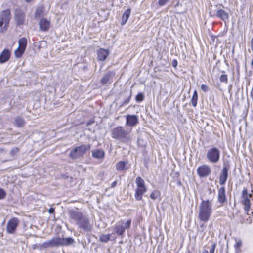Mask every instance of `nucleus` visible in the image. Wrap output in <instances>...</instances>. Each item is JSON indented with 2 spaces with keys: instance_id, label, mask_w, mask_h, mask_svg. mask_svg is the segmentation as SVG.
<instances>
[{
  "instance_id": "79ce46f5",
  "label": "nucleus",
  "mask_w": 253,
  "mask_h": 253,
  "mask_svg": "<svg viewBox=\"0 0 253 253\" xmlns=\"http://www.w3.org/2000/svg\"><path fill=\"white\" fill-rule=\"evenodd\" d=\"M172 65L173 67H176L177 66V61L175 60H173L172 61Z\"/></svg>"
},
{
  "instance_id": "c85d7f7f",
  "label": "nucleus",
  "mask_w": 253,
  "mask_h": 253,
  "mask_svg": "<svg viewBox=\"0 0 253 253\" xmlns=\"http://www.w3.org/2000/svg\"><path fill=\"white\" fill-rule=\"evenodd\" d=\"M198 93L196 90H194L191 98V103L194 107H196L197 103Z\"/></svg>"
},
{
  "instance_id": "6ab92c4d",
  "label": "nucleus",
  "mask_w": 253,
  "mask_h": 253,
  "mask_svg": "<svg viewBox=\"0 0 253 253\" xmlns=\"http://www.w3.org/2000/svg\"><path fill=\"white\" fill-rule=\"evenodd\" d=\"M105 152L102 149H96L92 151V156L95 159H101L104 157Z\"/></svg>"
},
{
  "instance_id": "37998d69",
  "label": "nucleus",
  "mask_w": 253,
  "mask_h": 253,
  "mask_svg": "<svg viewBox=\"0 0 253 253\" xmlns=\"http://www.w3.org/2000/svg\"><path fill=\"white\" fill-rule=\"evenodd\" d=\"M48 212H49V213H54V208H50L48 210Z\"/></svg>"
},
{
  "instance_id": "39448f33",
  "label": "nucleus",
  "mask_w": 253,
  "mask_h": 253,
  "mask_svg": "<svg viewBox=\"0 0 253 253\" xmlns=\"http://www.w3.org/2000/svg\"><path fill=\"white\" fill-rule=\"evenodd\" d=\"M135 182L137 188L135 190L134 197L136 200L140 201L142 199L143 194L147 191V188L145 185L144 180L140 177L136 178Z\"/></svg>"
},
{
  "instance_id": "f8f14e48",
  "label": "nucleus",
  "mask_w": 253,
  "mask_h": 253,
  "mask_svg": "<svg viewBox=\"0 0 253 253\" xmlns=\"http://www.w3.org/2000/svg\"><path fill=\"white\" fill-rule=\"evenodd\" d=\"M25 14L20 9H16L15 13V20L18 25H22L25 21Z\"/></svg>"
},
{
  "instance_id": "2eb2a0df",
  "label": "nucleus",
  "mask_w": 253,
  "mask_h": 253,
  "mask_svg": "<svg viewBox=\"0 0 253 253\" xmlns=\"http://www.w3.org/2000/svg\"><path fill=\"white\" fill-rule=\"evenodd\" d=\"M109 54V50L103 48H100L97 52L98 59L101 61L105 60Z\"/></svg>"
},
{
  "instance_id": "9b49d317",
  "label": "nucleus",
  "mask_w": 253,
  "mask_h": 253,
  "mask_svg": "<svg viewBox=\"0 0 253 253\" xmlns=\"http://www.w3.org/2000/svg\"><path fill=\"white\" fill-rule=\"evenodd\" d=\"M11 17L9 10L3 11L0 15V27H2L3 25L4 27L7 26L9 22Z\"/></svg>"
},
{
  "instance_id": "b1692460",
  "label": "nucleus",
  "mask_w": 253,
  "mask_h": 253,
  "mask_svg": "<svg viewBox=\"0 0 253 253\" xmlns=\"http://www.w3.org/2000/svg\"><path fill=\"white\" fill-rule=\"evenodd\" d=\"M115 230L116 234L119 236L122 235L125 231L124 228L123 227L120 222H119L115 226Z\"/></svg>"
},
{
  "instance_id": "0eeeda50",
  "label": "nucleus",
  "mask_w": 253,
  "mask_h": 253,
  "mask_svg": "<svg viewBox=\"0 0 253 253\" xmlns=\"http://www.w3.org/2000/svg\"><path fill=\"white\" fill-rule=\"evenodd\" d=\"M252 197V194H249L247 189L244 188L242 193V203L244 205V210L248 214L251 207L250 198Z\"/></svg>"
},
{
  "instance_id": "f03ea898",
  "label": "nucleus",
  "mask_w": 253,
  "mask_h": 253,
  "mask_svg": "<svg viewBox=\"0 0 253 253\" xmlns=\"http://www.w3.org/2000/svg\"><path fill=\"white\" fill-rule=\"evenodd\" d=\"M212 205L210 200H202L200 206L198 217L204 222H207L212 214Z\"/></svg>"
},
{
  "instance_id": "f704fd0d",
  "label": "nucleus",
  "mask_w": 253,
  "mask_h": 253,
  "mask_svg": "<svg viewBox=\"0 0 253 253\" xmlns=\"http://www.w3.org/2000/svg\"><path fill=\"white\" fill-rule=\"evenodd\" d=\"M42 246L44 248H49L51 247H53L51 244V239L48 241H45L43 243Z\"/></svg>"
},
{
  "instance_id": "2f4dec72",
  "label": "nucleus",
  "mask_w": 253,
  "mask_h": 253,
  "mask_svg": "<svg viewBox=\"0 0 253 253\" xmlns=\"http://www.w3.org/2000/svg\"><path fill=\"white\" fill-rule=\"evenodd\" d=\"M160 195L159 192L157 190L153 191L150 194V197L153 200H155Z\"/></svg>"
},
{
  "instance_id": "7ed1b4c3",
  "label": "nucleus",
  "mask_w": 253,
  "mask_h": 253,
  "mask_svg": "<svg viewBox=\"0 0 253 253\" xmlns=\"http://www.w3.org/2000/svg\"><path fill=\"white\" fill-rule=\"evenodd\" d=\"M112 137L123 142H127L130 140L129 133L121 126H118L113 129Z\"/></svg>"
},
{
  "instance_id": "7c9ffc66",
  "label": "nucleus",
  "mask_w": 253,
  "mask_h": 253,
  "mask_svg": "<svg viewBox=\"0 0 253 253\" xmlns=\"http://www.w3.org/2000/svg\"><path fill=\"white\" fill-rule=\"evenodd\" d=\"M121 225L123 226V227L124 228V229L126 230V229L129 228L130 227V225L131 223V219H128L126 221L124 222V221H120Z\"/></svg>"
},
{
  "instance_id": "ea45409f",
  "label": "nucleus",
  "mask_w": 253,
  "mask_h": 253,
  "mask_svg": "<svg viewBox=\"0 0 253 253\" xmlns=\"http://www.w3.org/2000/svg\"><path fill=\"white\" fill-rule=\"evenodd\" d=\"M216 247V244L213 243L211 245V249H210V253H214L215 251V248Z\"/></svg>"
},
{
  "instance_id": "a878e982",
  "label": "nucleus",
  "mask_w": 253,
  "mask_h": 253,
  "mask_svg": "<svg viewBox=\"0 0 253 253\" xmlns=\"http://www.w3.org/2000/svg\"><path fill=\"white\" fill-rule=\"evenodd\" d=\"M51 244L53 247H57L62 246V238L61 237H54L51 239Z\"/></svg>"
},
{
  "instance_id": "c03bdc74",
  "label": "nucleus",
  "mask_w": 253,
  "mask_h": 253,
  "mask_svg": "<svg viewBox=\"0 0 253 253\" xmlns=\"http://www.w3.org/2000/svg\"><path fill=\"white\" fill-rule=\"evenodd\" d=\"M116 184H117L116 181H114V182L111 184V187H114V186H115V185H116Z\"/></svg>"
},
{
  "instance_id": "423d86ee",
  "label": "nucleus",
  "mask_w": 253,
  "mask_h": 253,
  "mask_svg": "<svg viewBox=\"0 0 253 253\" xmlns=\"http://www.w3.org/2000/svg\"><path fill=\"white\" fill-rule=\"evenodd\" d=\"M220 152L219 150L215 147L210 148L206 154V158L208 161L211 163H216L220 159Z\"/></svg>"
},
{
  "instance_id": "cd10ccee",
  "label": "nucleus",
  "mask_w": 253,
  "mask_h": 253,
  "mask_svg": "<svg viewBox=\"0 0 253 253\" xmlns=\"http://www.w3.org/2000/svg\"><path fill=\"white\" fill-rule=\"evenodd\" d=\"M14 123L17 126L21 127L24 126L25 121L21 117H18L15 119Z\"/></svg>"
},
{
  "instance_id": "6e6552de",
  "label": "nucleus",
  "mask_w": 253,
  "mask_h": 253,
  "mask_svg": "<svg viewBox=\"0 0 253 253\" xmlns=\"http://www.w3.org/2000/svg\"><path fill=\"white\" fill-rule=\"evenodd\" d=\"M27 43V39L21 38L18 40V47L15 51L14 55L16 58H20L25 52Z\"/></svg>"
},
{
  "instance_id": "58836bf2",
  "label": "nucleus",
  "mask_w": 253,
  "mask_h": 253,
  "mask_svg": "<svg viewBox=\"0 0 253 253\" xmlns=\"http://www.w3.org/2000/svg\"><path fill=\"white\" fill-rule=\"evenodd\" d=\"M5 195L6 193L5 191L3 189L0 188V199H3L5 197Z\"/></svg>"
},
{
  "instance_id": "9d476101",
  "label": "nucleus",
  "mask_w": 253,
  "mask_h": 253,
  "mask_svg": "<svg viewBox=\"0 0 253 253\" xmlns=\"http://www.w3.org/2000/svg\"><path fill=\"white\" fill-rule=\"evenodd\" d=\"M19 221L18 218L13 217L11 218L7 223L6 231L9 234H14L18 225Z\"/></svg>"
},
{
  "instance_id": "a18cd8bd",
  "label": "nucleus",
  "mask_w": 253,
  "mask_h": 253,
  "mask_svg": "<svg viewBox=\"0 0 253 253\" xmlns=\"http://www.w3.org/2000/svg\"><path fill=\"white\" fill-rule=\"evenodd\" d=\"M202 253H209V251L206 249H204Z\"/></svg>"
},
{
  "instance_id": "49530a36",
  "label": "nucleus",
  "mask_w": 253,
  "mask_h": 253,
  "mask_svg": "<svg viewBox=\"0 0 253 253\" xmlns=\"http://www.w3.org/2000/svg\"><path fill=\"white\" fill-rule=\"evenodd\" d=\"M252 66L253 67V59L252 60V63H251Z\"/></svg>"
},
{
  "instance_id": "f257e3e1",
  "label": "nucleus",
  "mask_w": 253,
  "mask_h": 253,
  "mask_svg": "<svg viewBox=\"0 0 253 253\" xmlns=\"http://www.w3.org/2000/svg\"><path fill=\"white\" fill-rule=\"evenodd\" d=\"M71 219L76 221L78 228L85 232H90L93 227V224L91 223L89 218L84 215L81 212L74 210H70L69 212Z\"/></svg>"
},
{
  "instance_id": "20e7f679",
  "label": "nucleus",
  "mask_w": 253,
  "mask_h": 253,
  "mask_svg": "<svg viewBox=\"0 0 253 253\" xmlns=\"http://www.w3.org/2000/svg\"><path fill=\"white\" fill-rule=\"evenodd\" d=\"M90 144L81 145L73 149L70 154L69 157L73 159H76L83 156L86 152L90 149Z\"/></svg>"
},
{
  "instance_id": "72a5a7b5",
  "label": "nucleus",
  "mask_w": 253,
  "mask_h": 253,
  "mask_svg": "<svg viewBox=\"0 0 253 253\" xmlns=\"http://www.w3.org/2000/svg\"><path fill=\"white\" fill-rule=\"evenodd\" d=\"M19 149L17 147H14L11 149L10 151V154L12 157H14L15 155L18 152Z\"/></svg>"
},
{
  "instance_id": "c9c22d12",
  "label": "nucleus",
  "mask_w": 253,
  "mask_h": 253,
  "mask_svg": "<svg viewBox=\"0 0 253 253\" xmlns=\"http://www.w3.org/2000/svg\"><path fill=\"white\" fill-rule=\"evenodd\" d=\"M220 81L223 83H227L228 81V78L227 75L223 74L220 77Z\"/></svg>"
},
{
  "instance_id": "393cba45",
  "label": "nucleus",
  "mask_w": 253,
  "mask_h": 253,
  "mask_svg": "<svg viewBox=\"0 0 253 253\" xmlns=\"http://www.w3.org/2000/svg\"><path fill=\"white\" fill-rule=\"evenodd\" d=\"M74 242V240L72 237L62 238V246H67Z\"/></svg>"
},
{
  "instance_id": "473e14b6",
  "label": "nucleus",
  "mask_w": 253,
  "mask_h": 253,
  "mask_svg": "<svg viewBox=\"0 0 253 253\" xmlns=\"http://www.w3.org/2000/svg\"><path fill=\"white\" fill-rule=\"evenodd\" d=\"M144 97L143 93H138L136 96L135 100L137 102H141L143 100Z\"/></svg>"
},
{
  "instance_id": "bb28decb",
  "label": "nucleus",
  "mask_w": 253,
  "mask_h": 253,
  "mask_svg": "<svg viewBox=\"0 0 253 253\" xmlns=\"http://www.w3.org/2000/svg\"><path fill=\"white\" fill-rule=\"evenodd\" d=\"M43 7L40 6L38 7L35 11V18L38 19L43 16Z\"/></svg>"
},
{
  "instance_id": "a19ab883",
  "label": "nucleus",
  "mask_w": 253,
  "mask_h": 253,
  "mask_svg": "<svg viewBox=\"0 0 253 253\" xmlns=\"http://www.w3.org/2000/svg\"><path fill=\"white\" fill-rule=\"evenodd\" d=\"M242 245V242L240 240H239L238 241H236V244H235L234 246L236 248H239Z\"/></svg>"
},
{
  "instance_id": "de8ad7c7",
  "label": "nucleus",
  "mask_w": 253,
  "mask_h": 253,
  "mask_svg": "<svg viewBox=\"0 0 253 253\" xmlns=\"http://www.w3.org/2000/svg\"><path fill=\"white\" fill-rule=\"evenodd\" d=\"M27 2H29V1H31L32 0H25Z\"/></svg>"
},
{
  "instance_id": "5701e85b",
  "label": "nucleus",
  "mask_w": 253,
  "mask_h": 253,
  "mask_svg": "<svg viewBox=\"0 0 253 253\" xmlns=\"http://www.w3.org/2000/svg\"><path fill=\"white\" fill-rule=\"evenodd\" d=\"M130 9H127L125 11L122 17V20L121 22V24L122 25H124L126 24L130 16Z\"/></svg>"
},
{
  "instance_id": "4c0bfd02",
  "label": "nucleus",
  "mask_w": 253,
  "mask_h": 253,
  "mask_svg": "<svg viewBox=\"0 0 253 253\" xmlns=\"http://www.w3.org/2000/svg\"><path fill=\"white\" fill-rule=\"evenodd\" d=\"M201 89L204 92H206L209 90V87L205 84H202L201 86Z\"/></svg>"
},
{
  "instance_id": "c756f323",
  "label": "nucleus",
  "mask_w": 253,
  "mask_h": 253,
  "mask_svg": "<svg viewBox=\"0 0 253 253\" xmlns=\"http://www.w3.org/2000/svg\"><path fill=\"white\" fill-rule=\"evenodd\" d=\"M110 234H102L100 236L99 240L102 242H107L110 239Z\"/></svg>"
},
{
  "instance_id": "a211bd4d",
  "label": "nucleus",
  "mask_w": 253,
  "mask_h": 253,
  "mask_svg": "<svg viewBox=\"0 0 253 253\" xmlns=\"http://www.w3.org/2000/svg\"><path fill=\"white\" fill-rule=\"evenodd\" d=\"M224 187L220 188L218 191V201L219 203H223L226 199Z\"/></svg>"
},
{
  "instance_id": "09e8293b",
  "label": "nucleus",
  "mask_w": 253,
  "mask_h": 253,
  "mask_svg": "<svg viewBox=\"0 0 253 253\" xmlns=\"http://www.w3.org/2000/svg\"><path fill=\"white\" fill-rule=\"evenodd\" d=\"M90 124H91V122H88V123H87V125H90Z\"/></svg>"
},
{
  "instance_id": "e433bc0d",
  "label": "nucleus",
  "mask_w": 253,
  "mask_h": 253,
  "mask_svg": "<svg viewBox=\"0 0 253 253\" xmlns=\"http://www.w3.org/2000/svg\"><path fill=\"white\" fill-rule=\"evenodd\" d=\"M170 0H159L158 4L160 6H162L166 5Z\"/></svg>"
},
{
  "instance_id": "ddd939ff",
  "label": "nucleus",
  "mask_w": 253,
  "mask_h": 253,
  "mask_svg": "<svg viewBox=\"0 0 253 253\" xmlns=\"http://www.w3.org/2000/svg\"><path fill=\"white\" fill-rule=\"evenodd\" d=\"M138 123V119L135 115H127L126 116V125L129 126H134Z\"/></svg>"
},
{
  "instance_id": "412c9836",
  "label": "nucleus",
  "mask_w": 253,
  "mask_h": 253,
  "mask_svg": "<svg viewBox=\"0 0 253 253\" xmlns=\"http://www.w3.org/2000/svg\"><path fill=\"white\" fill-rule=\"evenodd\" d=\"M114 75V74L113 72H108L101 79V83L103 84H107L112 80Z\"/></svg>"
},
{
  "instance_id": "dca6fc26",
  "label": "nucleus",
  "mask_w": 253,
  "mask_h": 253,
  "mask_svg": "<svg viewBox=\"0 0 253 253\" xmlns=\"http://www.w3.org/2000/svg\"><path fill=\"white\" fill-rule=\"evenodd\" d=\"M50 21L45 18H42L39 21L40 29L42 31H47L50 27Z\"/></svg>"
},
{
  "instance_id": "4468645a",
  "label": "nucleus",
  "mask_w": 253,
  "mask_h": 253,
  "mask_svg": "<svg viewBox=\"0 0 253 253\" xmlns=\"http://www.w3.org/2000/svg\"><path fill=\"white\" fill-rule=\"evenodd\" d=\"M229 168L227 166H224L222 170L221 174L219 177V183L221 185H224L228 177V171Z\"/></svg>"
},
{
  "instance_id": "aec40b11",
  "label": "nucleus",
  "mask_w": 253,
  "mask_h": 253,
  "mask_svg": "<svg viewBox=\"0 0 253 253\" xmlns=\"http://www.w3.org/2000/svg\"><path fill=\"white\" fill-rule=\"evenodd\" d=\"M216 15L217 17L220 18L223 21L228 19L229 18V15L228 13L222 9H219L217 10L216 12Z\"/></svg>"
},
{
  "instance_id": "4be33fe9",
  "label": "nucleus",
  "mask_w": 253,
  "mask_h": 253,
  "mask_svg": "<svg viewBox=\"0 0 253 253\" xmlns=\"http://www.w3.org/2000/svg\"><path fill=\"white\" fill-rule=\"evenodd\" d=\"M126 162L125 161H120L117 163L116 165V168L118 171H122L125 169H128V167L126 166Z\"/></svg>"
},
{
  "instance_id": "1a4fd4ad",
  "label": "nucleus",
  "mask_w": 253,
  "mask_h": 253,
  "mask_svg": "<svg viewBox=\"0 0 253 253\" xmlns=\"http://www.w3.org/2000/svg\"><path fill=\"white\" fill-rule=\"evenodd\" d=\"M211 172L210 167L207 165H203L197 168V173L200 177H206Z\"/></svg>"
},
{
  "instance_id": "f3484780",
  "label": "nucleus",
  "mask_w": 253,
  "mask_h": 253,
  "mask_svg": "<svg viewBox=\"0 0 253 253\" xmlns=\"http://www.w3.org/2000/svg\"><path fill=\"white\" fill-rule=\"evenodd\" d=\"M10 56V52L7 49H4L0 54V63H3L8 61Z\"/></svg>"
}]
</instances>
